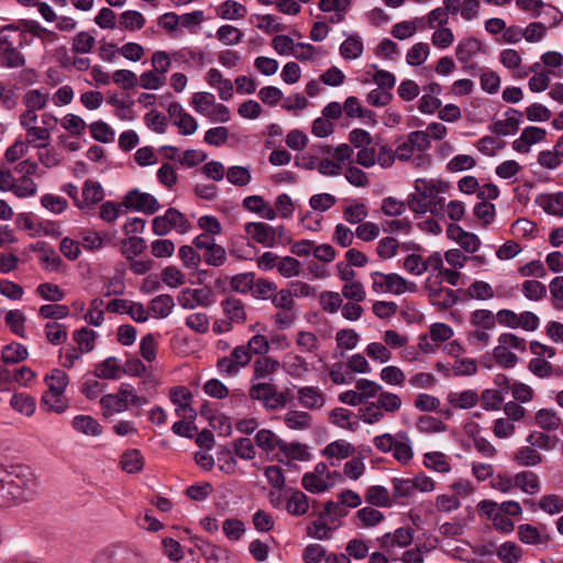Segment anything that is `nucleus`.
Segmentation results:
<instances>
[{
    "mask_svg": "<svg viewBox=\"0 0 563 563\" xmlns=\"http://www.w3.org/2000/svg\"><path fill=\"white\" fill-rule=\"evenodd\" d=\"M91 136L101 143H110L114 140V131L109 124L99 120L89 125Z\"/></svg>",
    "mask_w": 563,
    "mask_h": 563,
    "instance_id": "obj_59",
    "label": "nucleus"
},
{
    "mask_svg": "<svg viewBox=\"0 0 563 563\" xmlns=\"http://www.w3.org/2000/svg\"><path fill=\"white\" fill-rule=\"evenodd\" d=\"M482 42L473 36L461 40L455 48V55L460 63H467L482 49Z\"/></svg>",
    "mask_w": 563,
    "mask_h": 563,
    "instance_id": "obj_18",
    "label": "nucleus"
},
{
    "mask_svg": "<svg viewBox=\"0 0 563 563\" xmlns=\"http://www.w3.org/2000/svg\"><path fill=\"white\" fill-rule=\"evenodd\" d=\"M122 374V365L115 356H109L95 367V376L101 379H119Z\"/></svg>",
    "mask_w": 563,
    "mask_h": 563,
    "instance_id": "obj_17",
    "label": "nucleus"
},
{
    "mask_svg": "<svg viewBox=\"0 0 563 563\" xmlns=\"http://www.w3.org/2000/svg\"><path fill=\"white\" fill-rule=\"evenodd\" d=\"M174 307V298L168 294H162L148 302L147 309L153 317L164 319L172 313Z\"/></svg>",
    "mask_w": 563,
    "mask_h": 563,
    "instance_id": "obj_16",
    "label": "nucleus"
},
{
    "mask_svg": "<svg viewBox=\"0 0 563 563\" xmlns=\"http://www.w3.org/2000/svg\"><path fill=\"white\" fill-rule=\"evenodd\" d=\"M255 444L266 454L273 453L276 449H280L283 440L269 429H261L255 434Z\"/></svg>",
    "mask_w": 563,
    "mask_h": 563,
    "instance_id": "obj_19",
    "label": "nucleus"
},
{
    "mask_svg": "<svg viewBox=\"0 0 563 563\" xmlns=\"http://www.w3.org/2000/svg\"><path fill=\"white\" fill-rule=\"evenodd\" d=\"M11 407L25 415V416H32L35 411V401L34 399L25 394H15L11 397L10 400Z\"/></svg>",
    "mask_w": 563,
    "mask_h": 563,
    "instance_id": "obj_63",
    "label": "nucleus"
},
{
    "mask_svg": "<svg viewBox=\"0 0 563 563\" xmlns=\"http://www.w3.org/2000/svg\"><path fill=\"white\" fill-rule=\"evenodd\" d=\"M301 484L303 488L312 494H320L328 490L331 484L317 473H306L302 476Z\"/></svg>",
    "mask_w": 563,
    "mask_h": 563,
    "instance_id": "obj_44",
    "label": "nucleus"
},
{
    "mask_svg": "<svg viewBox=\"0 0 563 563\" xmlns=\"http://www.w3.org/2000/svg\"><path fill=\"white\" fill-rule=\"evenodd\" d=\"M221 308L227 320L232 324H242L246 321V310L241 299L228 297L221 301Z\"/></svg>",
    "mask_w": 563,
    "mask_h": 563,
    "instance_id": "obj_11",
    "label": "nucleus"
},
{
    "mask_svg": "<svg viewBox=\"0 0 563 563\" xmlns=\"http://www.w3.org/2000/svg\"><path fill=\"white\" fill-rule=\"evenodd\" d=\"M73 428L86 435L98 437L102 433V426L91 416L78 415L71 421Z\"/></svg>",
    "mask_w": 563,
    "mask_h": 563,
    "instance_id": "obj_20",
    "label": "nucleus"
},
{
    "mask_svg": "<svg viewBox=\"0 0 563 563\" xmlns=\"http://www.w3.org/2000/svg\"><path fill=\"white\" fill-rule=\"evenodd\" d=\"M100 406L103 410V417L108 418L113 413L125 411L129 406L117 394H107L101 397Z\"/></svg>",
    "mask_w": 563,
    "mask_h": 563,
    "instance_id": "obj_34",
    "label": "nucleus"
},
{
    "mask_svg": "<svg viewBox=\"0 0 563 563\" xmlns=\"http://www.w3.org/2000/svg\"><path fill=\"white\" fill-rule=\"evenodd\" d=\"M123 207L126 209L154 214L161 209L158 200L151 194L142 192L139 189L129 190L123 197Z\"/></svg>",
    "mask_w": 563,
    "mask_h": 563,
    "instance_id": "obj_5",
    "label": "nucleus"
},
{
    "mask_svg": "<svg viewBox=\"0 0 563 563\" xmlns=\"http://www.w3.org/2000/svg\"><path fill=\"white\" fill-rule=\"evenodd\" d=\"M505 115L506 119L496 120L489 124L488 130L493 134L498 136H507L515 134L519 130V126L522 122V112L517 109L509 108L505 112Z\"/></svg>",
    "mask_w": 563,
    "mask_h": 563,
    "instance_id": "obj_7",
    "label": "nucleus"
},
{
    "mask_svg": "<svg viewBox=\"0 0 563 563\" xmlns=\"http://www.w3.org/2000/svg\"><path fill=\"white\" fill-rule=\"evenodd\" d=\"M430 54V47L424 42H419L412 45L407 52L406 62L410 66H419L423 64Z\"/></svg>",
    "mask_w": 563,
    "mask_h": 563,
    "instance_id": "obj_49",
    "label": "nucleus"
},
{
    "mask_svg": "<svg viewBox=\"0 0 563 563\" xmlns=\"http://www.w3.org/2000/svg\"><path fill=\"white\" fill-rule=\"evenodd\" d=\"M297 397L299 402L310 410L320 409L325 404L324 394L314 386L300 387Z\"/></svg>",
    "mask_w": 563,
    "mask_h": 563,
    "instance_id": "obj_12",
    "label": "nucleus"
},
{
    "mask_svg": "<svg viewBox=\"0 0 563 563\" xmlns=\"http://www.w3.org/2000/svg\"><path fill=\"white\" fill-rule=\"evenodd\" d=\"M97 333L87 327L75 330L73 340L76 342V349L82 353H89L95 349Z\"/></svg>",
    "mask_w": 563,
    "mask_h": 563,
    "instance_id": "obj_24",
    "label": "nucleus"
},
{
    "mask_svg": "<svg viewBox=\"0 0 563 563\" xmlns=\"http://www.w3.org/2000/svg\"><path fill=\"white\" fill-rule=\"evenodd\" d=\"M42 401L48 411L56 413H63L68 408V400L64 394L46 391L42 397Z\"/></svg>",
    "mask_w": 563,
    "mask_h": 563,
    "instance_id": "obj_45",
    "label": "nucleus"
},
{
    "mask_svg": "<svg viewBox=\"0 0 563 563\" xmlns=\"http://www.w3.org/2000/svg\"><path fill=\"white\" fill-rule=\"evenodd\" d=\"M371 278L373 280L372 289L376 294L391 292L394 295H402L407 291L415 292L417 290L416 283L404 278L397 273L373 272Z\"/></svg>",
    "mask_w": 563,
    "mask_h": 563,
    "instance_id": "obj_3",
    "label": "nucleus"
},
{
    "mask_svg": "<svg viewBox=\"0 0 563 563\" xmlns=\"http://www.w3.org/2000/svg\"><path fill=\"white\" fill-rule=\"evenodd\" d=\"M104 192L102 186L98 181L87 179L84 183L81 198L82 209L89 205H96L103 199Z\"/></svg>",
    "mask_w": 563,
    "mask_h": 563,
    "instance_id": "obj_28",
    "label": "nucleus"
},
{
    "mask_svg": "<svg viewBox=\"0 0 563 563\" xmlns=\"http://www.w3.org/2000/svg\"><path fill=\"white\" fill-rule=\"evenodd\" d=\"M423 464L427 468L438 473H448L451 465L446 460L445 454L441 452H429L423 455Z\"/></svg>",
    "mask_w": 563,
    "mask_h": 563,
    "instance_id": "obj_43",
    "label": "nucleus"
},
{
    "mask_svg": "<svg viewBox=\"0 0 563 563\" xmlns=\"http://www.w3.org/2000/svg\"><path fill=\"white\" fill-rule=\"evenodd\" d=\"M45 383L48 386L47 391L64 394L69 383V377L63 369L54 368L45 376Z\"/></svg>",
    "mask_w": 563,
    "mask_h": 563,
    "instance_id": "obj_36",
    "label": "nucleus"
},
{
    "mask_svg": "<svg viewBox=\"0 0 563 563\" xmlns=\"http://www.w3.org/2000/svg\"><path fill=\"white\" fill-rule=\"evenodd\" d=\"M478 401V395L473 390H464L462 393H454L449 395V402L453 407L461 409H470Z\"/></svg>",
    "mask_w": 563,
    "mask_h": 563,
    "instance_id": "obj_47",
    "label": "nucleus"
},
{
    "mask_svg": "<svg viewBox=\"0 0 563 563\" xmlns=\"http://www.w3.org/2000/svg\"><path fill=\"white\" fill-rule=\"evenodd\" d=\"M27 43L26 34L13 24L0 27L1 66L19 68L25 65V58L20 52Z\"/></svg>",
    "mask_w": 563,
    "mask_h": 563,
    "instance_id": "obj_2",
    "label": "nucleus"
},
{
    "mask_svg": "<svg viewBox=\"0 0 563 563\" xmlns=\"http://www.w3.org/2000/svg\"><path fill=\"white\" fill-rule=\"evenodd\" d=\"M413 530L409 527L397 528L393 533L387 532L379 539V545L383 549H389L394 547L406 548L412 543Z\"/></svg>",
    "mask_w": 563,
    "mask_h": 563,
    "instance_id": "obj_10",
    "label": "nucleus"
},
{
    "mask_svg": "<svg viewBox=\"0 0 563 563\" xmlns=\"http://www.w3.org/2000/svg\"><path fill=\"white\" fill-rule=\"evenodd\" d=\"M355 388L358 395H361V397L364 399V404L369 402L368 400L371 398L378 397L380 390L383 389L378 383L367 378L357 379L355 383Z\"/></svg>",
    "mask_w": 563,
    "mask_h": 563,
    "instance_id": "obj_46",
    "label": "nucleus"
},
{
    "mask_svg": "<svg viewBox=\"0 0 563 563\" xmlns=\"http://www.w3.org/2000/svg\"><path fill=\"white\" fill-rule=\"evenodd\" d=\"M244 230L258 244L266 247H274L276 245L273 227L265 222H247Z\"/></svg>",
    "mask_w": 563,
    "mask_h": 563,
    "instance_id": "obj_9",
    "label": "nucleus"
},
{
    "mask_svg": "<svg viewBox=\"0 0 563 563\" xmlns=\"http://www.w3.org/2000/svg\"><path fill=\"white\" fill-rule=\"evenodd\" d=\"M365 501L376 507H391L393 497L389 496L388 489L380 485H373L367 488Z\"/></svg>",
    "mask_w": 563,
    "mask_h": 563,
    "instance_id": "obj_23",
    "label": "nucleus"
},
{
    "mask_svg": "<svg viewBox=\"0 0 563 563\" xmlns=\"http://www.w3.org/2000/svg\"><path fill=\"white\" fill-rule=\"evenodd\" d=\"M343 111L349 118L372 119L374 117V112L369 109H364L355 96H350L345 99Z\"/></svg>",
    "mask_w": 563,
    "mask_h": 563,
    "instance_id": "obj_39",
    "label": "nucleus"
},
{
    "mask_svg": "<svg viewBox=\"0 0 563 563\" xmlns=\"http://www.w3.org/2000/svg\"><path fill=\"white\" fill-rule=\"evenodd\" d=\"M522 292L527 299L539 301L547 296V286L539 280L527 279L522 283Z\"/></svg>",
    "mask_w": 563,
    "mask_h": 563,
    "instance_id": "obj_54",
    "label": "nucleus"
},
{
    "mask_svg": "<svg viewBox=\"0 0 563 563\" xmlns=\"http://www.w3.org/2000/svg\"><path fill=\"white\" fill-rule=\"evenodd\" d=\"M355 516L361 521L362 526L365 528L375 527L378 523H380L385 518L382 511L373 507H364L357 510Z\"/></svg>",
    "mask_w": 563,
    "mask_h": 563,
    "instance_id": "obj_55",
    "label": "nucleus"
},
{
    "mask_svg": "<svg viewBox=\"0 0 563 563\" xmlns=\"http://www.w3.org/2000/svg\"><path fill=\"white\" fill-rule=\"evenodd\" d=\"M277 290V284L267 279L258 278L254 279V288L252 296L256 299L267 300L272 298L274 291Z\"/></svg>",
    "mask_w": 563,
    "mask_h": 563,
    "instance_id": "obj_57",
    "label": "nucleus"
},
{
    "mask_svg": "<svg viewBox=\"0 0 563 563\" xmlns=\"http://www.w3.org/2000/svg\"><path fill=\"white\" fill-rule=\"evenodd\" d=\"M279 451L288 459L305 461L309 457V452L305 444L299 442H286L283 440Z\"/></svg>",
    "mask_w": 563,
    "mask_h": 563,
    "instance_id": "obj_56",
    "label": "nucleus"
},
{
    "mask_svg": "<svg viewBox=\"0 0 563 563\" xmlns=\"http://www.w3.org/2000/svg\"><path fill=\"white\" fill-rule=\"evenodd\" d=\"M354 452V448L351 443L345 440H336L329 443L322 451V454L329 459L335 457L338 460H343L352 455Z\"/></svg>",
    "mask_w": 563,
    "mask_h": 563,
    "instance_id": "obj_32",
    "label": "nucleus"
},
{
    "mask_svg": "<svg viewBox=\"0 0 563 563\" xmlns=\"http://www.w3.org/2000/svg\"><path fill=\"white\" fill-rule=\"evenodd\" d=\"M152 230L158 236H164L172 230H176L179 234H185L191 230V224L179 210L168 208L163 216H157L153 219Z\"/></svg>",
    "mask_w": 563,
    "mask_h": 563,
    "instance_id": "obj_4",
    "label": "nucleus"
},
{
    "mask_svg": "<svg viewBox=\"0 0 563 563\" xmlns=\"http://www.w3.org/2000/svg\"><path fill=\"white\" fill-rule=\"evenodd\" d=\"M353 413L345 408H334L330 413L332 423L347 430H355L357 421L352 420Z\"/></svg>",
    "mask_w": 563,
    "mask_h": 563,
    "instance_id": "obj_53",
    "label": "nucleus"
},
{
    "mask_svg": "<svg viewBox=\"0 0 563 563\" xmlns=\"http://www.w3.org/2000/svg\"><path fill=\"white\" fill-rule=\"evenodd\" d=\"M285 508L291 516H302L309 509L308 497L302 492L295 490L287 499Z\"/></svg>",
    "mask_w": 563,
    "mask_h": 563,
    "instance_id": "obj_33",
    "label": "nucleus"
},
{
    "mask_svg": "<svg viewBox=\"0 0 563 563\" xmlns=\"http://www.w3.org/2000/svg\"><path fill=\"white\" fill-rule=\"evenodd\" d=\"M146 20L144 15L136 10H128L120 14L119 24L122 30L137 31L144 27Z\"/></svg>",
    "mask_w": 563,
    "mask_h": 563,
    "instance_id": "obj_30",
    "label": "nucleus"
},
{
    "mask_svg": "<svg viewBox=\"0 0 563 563\" xmlns=\"http://www.w3.org/2000/svg\"><path fill=\"white\" fill-rule=\"evenodd\" d=\"M161 279L170 288H177L186 283L185 274L176 266H167L161 273Z\"/></svg>",
    "mask_w": 563,
    "mask_h": 563,
    "instance_id": "obj_60",
    "label": "nucleus"
},
{
    "mask_svg": "<svg viewBox=\"0 0 563 563\" xmlns=\"http://www.w3.org/2000/svg\"><path fill=\"white\" fill-rule=\"evenodd\" d=\"M280 364L271 356H263L254 362V372L252 380L266 379L279 368Z\"/></svg>",
    "mask_w": 563,
    "mask_h": 563,
    "instance_id": "obj_22",
    "label": "nucleus"
},
{
    "mask_svg": "<svg viewBox=\"0 0 563 563\" xmlns=\"http://www.w3.org/2000/svg\"><path fill=\"white\" fill-rule=\"evenodd\" d=\"M471 323L484 330H490L496 324L495 314L487 309H477L471 313Z\"/></svg>",
    "mask_w": 563,
    "mask_h": 563,
    "instance_id": "obj_62",
    "label": "nucleus"
},
{
    "mask_svg": "<svg viewBox=\"0 0 563 563\" xmlns=\"http://www.w3.org/2000/svg\"><path fill=\"white\" fill-rule=\"evenodd\" d=\"M136 554L121 544H112L100 551L92 563H130Z\"/></svg>",
    "mask_w": 563,
    "mask_h": 563,
    "instance_id": "obj_8",
    "label": "nucleus"
},
{
    "mask_svg": "<svg viewBox=\"0 0 563 563\" xmlns=\"http://www.w3.org/2000/svg\"><path fill=\"white\" fill-rule=\"evenodd\" d=\"M12 192L19 198L33 197L37 192V185L30 177H20L14 180Z\"/></svg>",
    "mask_w": 563,
    "mask_h": 563,
    "instance_id": "obj_61",
    "label": "nucleus"
},
{
    "mask_svg": "<svg viewBox=\"0 0 563 563\" xmlns=\"http://www.w3.org/2000/svg\"><path fill=\"white\" fill-rule=\"evenodd\" d=\"M120 465L126 473H137L144 466V457L140 450L130 449L121 455Z\"/></svg>",
    "mask_w": 563,
    "mask_h": 563,
    "instance_id": "obj_26",
    "label": "nucleus"
},
{
    "mask_svg": "<svg viewBox=\"0 0 563 563\" xmlns=\"http://www.w3.org/2000/svg\"><path fill=\"white\" fill-rule=\"evenodd\" d=\"M340 526L341 522H338L334 526L329 525L323 511H321L318 519L307 527V534L313 539L329 540L332 537V532Z\"/></svg>",
    "mask_w": 563,
    "mask_h": 563,
    "instance_id": "obj_15",
    "label": "nucleus"
},
{
    "mask_svg": "<svg viewBox=\"0 0 563 563\" xmlns=\"http://www.w3.org/2000/svg\"><path fill=\"white\" fill-rule=\"evenodd\" d=\"M255 273H240L231 277L230 287L233 291L240 294H249L254 288Z\"/></svg>",
    "mask_w": 563,
    "mask_h": 563,
    "instance_id": "obj_40",
    "label": "nucleus"
},
{
    "mask_svg": "<svg viewBox=\"0 0 563 563\" xmlns=\"http://www.w3.org/2000/svg\"><path fill=\"white\" fill-rule=\"evenodd\" d=\"M40 482L31 467L0 462V507L9 508L37 495Z\"/></svg>",
    "mask_w": 563,
    "mask_h": 563,
    "instance_id": "obj_1",
    "label": "nucleus"
},
{
    "mask_svg": "<svg viewBox=\"0 0 563 563\" xmlns=\"http://www.w3.org/2000/svg\"><path fill=\"white\" fill-rule=\"evenodd\" d=\"M51 140V133L48 129H44L41 126H33L26 130V141L27 146L34 145L38 150L46 148L48 146V142Z\"/></svg>",
    "mask_w": 563,
    "mask_h": 563,
    "instance_id": "obj_42",
    "label": "nucleus"
},
{
    "mask_svg": "<svg viewBox=\"0 0 563 563\" xmlns=\"http://www.w3.org/2000/svg\"><path fill=\"white\" fill-rule=\"evenodd\" d=\"M37 295L47 301L58 302L65 298V291L55 284L42 283L36 288Z\"/></svg>",
    "mask_w": 563,
    "mask_h": 563,
    "instance_id": "obj_58",
    "label": "nucleus"
},
{
    "mask_svg": "<svg viewBox=\"0 0 563 563\" xmlns=\"http://www.w3.org/2000/svg\"><path fill=\"white\" fill-rule=\"evenodd\" d=\"M393 500L398 505H406L416 495L411 478H393Z\"/></svg>",
    "mask_w": 563,
    "mask_h": 563,
    "instance_id": "obj_13",
    "label": "nucleus"
},
{
    "mask_svg": "<svg viewBox=\"0 0 563 563\" xmlns=\"http://www.w3.org/2000/svg\"><path fill=\"white\" fill-rule=\"evenodd\" d=\"M457 296L451 288H440L438 292L433 294V298L430 299L432 306H437L440 309H449L457 302Z\"/></svg>",
    "mask_w": 563,
    "mask_h": 563,
    "instance_id": "obj_48",
    "label": "nucleus"
},
{
    "mask_svg": "<svg viewBox=\"0 0 563 563\" xmlns=\"http://www.w3.org/2000/svg\"><path fill=\"white\" fill-rule=\"evenodd\" d=\"M536 423L543 430L554 431L561 424V418L559 415L551 410L542 408L536 412Z\"/></svg>",
    "mask_w": 563,
    "mask_h": 563,
    "instance_id": "obj_38",
    "label": "nucleus"
},
{
    "mask_svg": "<svg viewBox=\"0 0 563 563\" xmlns=\"http://www.w3.org/2000/svg\"><path fill=\"white\" fill-rule=\"evenodd\" d=\"M145 250L146 242L143 238L130 236L122 241L121 253L128 261H132Z\"/></svg>",
    "mask_w": 563,
    "mask_h": 563,
    "instance_id": "obj_37",
    "label": "nucleus"
},
{
    "mask_svg": "<svg viewBox=\"0 0 563 563\" xmlns=\"http://www.w3.org/2000/svg\"><path fill=\"white\" fill-rule=\"evenodd\" d=\"M44 332L47 341L54 345H59L67 339V328L55 321L47 322Z\"/></svg>",
    "mask_w": 563,
    "mask_h": 563,
    "instance_id": "obj_51",
    "label": "nucleus"
},
{
    "mask_svg": "<svg viewBox=\"0 0 563 563\" xmlns=\"http://www.w3.org/2000/svg\"><path fill=\"white\" fill-rule=\"evenodd\" d=\"M516 487L528 495H536L541 489L538 475L531 471H522L515 475Z\"/></svg>",
    "mask_w": 563,
    "mask_h": 563,
    "instance_id": "obj_21",
    "label": "nucleus"
},
{
    "mask_svg": "<svg viewBox=\"0 0 563 563\" xmlns=\"http://www.w3.org/2000/svg\"><path fill=\"white\" fill-rule=\"evenodd\" d=\"M252 355L245 345H238L233 349L230 356L220 357L217 362V368L227 376H233L242 367L250 364Z\"/></svg>",
    "mask_w": 563,
    "mask_h": 563,
    "instance_id": "obj_6",
    "label": "nucleus"
},
{
    "mask_svg": "<svg viewBox=\"0 0 563 563\" xmlns=\"http://www.w3.org/2000/svg\"><path fill=\"white\" fill-rule=\"evenodd\" d=\"M111 78L117 86L124 90H131L139 86V77L129 69H118L112 74Z\"/></svg>",
    "mask_w": 563,
    "mask_h": 563,
    "instance_id": "obj_50",
    "label": "nucleus"
},
{
    "mask_svg": "<svg viewBox=\"0 0 563 563\" xmlns=\"http://www.w3.org/2000/svg\"><path fill=\"white\" fill-rule=\"evenodd\" d=\"M364 51L363 42L356 35H350L340 45V54L344 59H356Z\"/></svg>",
    "mask_w": 563,
    "mask_h": 563,
    "instance_id": "obj_35",
    "label": "nucleus"
},
{
    "mask_svg": "<svg viewBox=\"0 0 563 563\" xmlns=\"http://www.w3.org/2000/svg\"><path fill=\"white\" fill-rule=\"evenodd\" d=\"M512 459L518 465L528 467L540 464L543 460V456L533 446L529 444L519 448L514 453Z\"/></svg>",
    "mask_w": 563,
    "mask_h": 563,
    "instance_id": "obj_25",
    "label": "nucleus"
},
{
    "mask_svg": "<svg viewBox=\"0 0 563 563\" xmlns=\"http://www.w3.org/2000/svg\"><path fill=\"white\" fill-rule=\"evenodd\" d=\"M27 349L18 342H12L2 349V361L5 364H16L27 357Z\"/></svg>",
    "mask_w": 563,
    "mask_h": 563,
    "instance_id": "obj_41",
    "label": "nucleus"
},
{
    "mask_svg": "<svg viewBox=\"0 0 563 563\" xmlns=\"http://www.w3.org/2000/svg\"><path fill=\"white\" fill-rule=\"evenodd\" d=\"M246 14V7L235 0H225L218 9V15L223 20H239Z\"/></svg>",
    "mask_w": 563,
    "mask_h": 563,
    "instance_id": "obj_27",
    "label": "nucleus"
},
{
    "mask_svg": "<svg viewBox=\"0 0 563 563\" xmlns=\"http://www.w3.org/2000/svg\"><path fill=\"white\" fill-rule=\"evenodd\" d=\"M376 401L382 411H386L388 413L397 412L402 404L400 397L397 394L383 389L380 390Z\"/></svg>",
    "mask_w": 563,
    "mask_h": 563,
    "instance_id": "obj_52",
    "label": "nucleus"
},
{
    "mask_svg": "<svg viewBox=\"0 0 563 563\" xmlns=\"http://www.w3.org/2000/svg\"><path fill=\"white\" fill-rule=\"evenodd\" d=\"M522 550L514 542L507 541L498 549V558L504 563H516L521 558Z\"/></svg>",
    "mask_w": 563,
    "mask_h": 563,
    "instance_id": "obj_64",
    "label": "nucleus"
},
{
    "mask_svg": "<svg viewBox=\"0 0 563 563\" xmlns=\"http://www.w3.org/2000/svg\"><path fill=\"white\" fill-rule=\"evenodd\" d=\"M399 440L396 441L395 448L393 449V456L400 463L407 464L413 456L410 439L406 433H397Z\"/></svg>",
    "mask_w": 563,
    "mask_h": 563,
    "instance_id": "obj_29",
    "label": "nucleus"
},
{
    "mask_svg": "<svg viewBox=\"0 0 563 563\" xmlns=\"http://www.w3.org/2000/svg\"><path fill=\"white\" fill-rule=\"evenodd\" d=\"M312 417L306 411H289L284 417V423L291 430H306L311 427Z\"/></svg>",
    "mask_w": 563,
    "mask_h": 563,
    "instance_id": "obj_31",
    "label": "nucleus"
},
{
    "mask_svg": "<svg viewBox=\"0 0 563 563\" xmlns=\"http://www.w3.org/2000/svg\"><path fill=\"white\" fill-rule=\"evenodd\" d=\"M536 203L548 214L563 217V196L561 191L555 194H540L536 197Z\"/></svg>",
    "mask_w": 563,
    "mask_h": 563,
    "instance_id": "obj_14",
    "label": "nucleus"
}]
</instances>
